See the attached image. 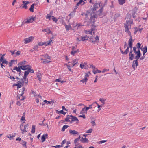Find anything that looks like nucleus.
Masks as SVG:
<instances>
[{"instance_id":"obj_6","label":"nucleus","mask_w":148,"mask_h":148,"mask_svg":"<svg viewBox=\"0 0 148 148\" xmlns=\"http://www.w3.org/2000/svg\"><path fill=\"white\" fill-rule=\"evenodd\" d=\"M28 74V72L24 73V76L23 78L21 79V82L23 84L25 83L26 85L28 84V80L26 79V78Z\"/></svg>"},{"instance_id":"obj_42","label":"nucleus","mask_w":148,"mask_h":148,"mask_svg":"<svg viewBox=\"0 0 148 148\" xmlns=\"http://www.w3.org/2000/svg\"><path fill=\"white\" fill-rule=\"evenodd\" d=\"M43 31L47 32L48 33H51V31L50 30V29L49 28L45 29Z\"/></svg>"},{"instance_id":"obj_24","label":"nucleus","mask_w":148,"mask_h":148,"mask_svg":"<svg viewBox=\"0 0 148 148\" xmlns=\"http://www.w3.org/2000/svg\"><path fill=\"white\" fill-rule=\"evenodd\" d=\"M132 51H131V50L130 51V53L129 54V60H133L134 58V54L132 53Z\"/></svg>"},{"instance_id":"obj_49","label":"nucleus","mask_w":148,"mask_h":148,"mask_svg":"<svg viewBox=\"0 0 148 148\" xmlns=\"http://www.w3.org/2000/svg\"><path fill=\"white\" fill-rule=\"evenodd\" d=\"M58 114H59V113L62 114H64V115H65V114H66V113L65 112H64L63 110H62L60 111H58Z\"/></svg>"},{"instance_id":"obj_41","label":"nucleus","mask_w":148,"mask_h":148,"mask_svg":"<svg viewBox=\"0 0 148 148\" xmlns=\"http://www.w3.org/2000/svg\"><path fill=\"white\" fill-rule=\"evenodd\" d=\"M65 26L66 29L67 31H68L71 28V26L70 25H65Z\"/></svg>"},{"instance_id":"obj_46","label":"nucleus","mask_w":148,"mask_h":148,"mask_svg":"<svg viewBox=\"0 0 148 148\" xmlns=\"http://www.w3.org/2000/svg\"><path fill=\"white\" fill-rule=\"evenodd\" d=\"M99 101H101L103 105H104L105 104V102L106 101V99H104L102 98H100L99 99Z\"/></svg>"},{"instance_id":"obj_60","label":"nucleus","mask_w":148,"mask_h":148,"mask_svg":"<svg viewBox=\"0 0 148 148\" xmlns=\"http://www.w3.org/2000/svg\"><path fill=\"white\" fill-rule=\"evenodd\" d=\"M79 117H82L84 119H85L86 118L84 114H82L81 115H80L79 116Z\"/></svg>"},{"instance_id":"obj_54","label":"nucleus","mask_w":148,"mask_h":148,"mask_svg":"<svg viewBox=\"0 0 148 148\" xmlns=\"http://www.w3.org/2000/svg\"><path fill=\"white\" fill-rule=\"evenodd\" d=\"M22 144L23 145L24 147L25 148H27V146H26V142L25 141H23Z\"/></svg>"},{"instance_id":"obj_21","label":"nucleus","mask_w":148,"mask_h":148,"mask_svg":"<svg viewBox=\"0 0 148 148\" xmlns=\"http://www.w3.org/2000/svg\"><path fill=\"white\" fill-rule=\"evenodd\" d=\"M138 65V62L136 61H134L133 62L132 66L134 70L136 68Z\"/></svg>"},{"instance_id":"obj_31","label":"nucleus","mask_w":148,"mask_h":148,"mask_svg":"<svg viewBox=\"0 0 148 148\" xmlns=\"http://www.w3.org/2000/svg\"><path fill=\"white\" fill-rule=\"evenodd\" d=\"M78 60L75 59H73L72 60L73 62V66H75L76 64L78 63Z\"/></svg>"},{"instance_id":"obj_36","label":"nucleus","mask_w":148,"mask_h":148,"mask_svg":"<svg viewBox=\"0 0 148 148\" xmlns=\"http://www.w3.org/2000/svg\"><path fill=\"white\" fill-rule=\"evenodd\" d=\"M37 77L38 79L40 81H41V79L42 78V76L41 73H39L37 75Z\"/></svg>"},{"instance_id":"obj_17","label":"nucleus","mask_w":148,"mask_h":148,"mask_svg":"<svg viewBox=\"0 0 148 148\" xmlns=\"http://www.w3.org/2000/svg\"><path fill=\"white\" fill-rule=\"evenodd\" d=\"M28 124H26L24 126V129L23 130L22 129V128L23 127V125H21L20 126V128L21 130L22 134H23L25 132H27V131H26V128L28 126Z\"/></svg>"},{"instance_id":"obj_45","label":"nucleus","mask_w":148,"mask_h":148,"mask_svg":"<svg viewBox=\"0 0 148 148\" xmlns=\"http://www.w3.org/2000/svg\"><path fill=\"white\" fill-rule=\"evenodd\" d=\"M82 141L84 142H88V140L87 138H83L82 137Z\"/></svg>"},{"instance_id":"obj_33","label":"nucleus","mask_w":148,"mask_h":148,"mask_svg":"<svg viewBox=\"0 0 148 148\" xmlns=\"http://www.w3.org/2000/svg\"><path fill=\"white\" fill-rule=\"evenodd\" d=\"M125 0H118L119 4L120 5H123L125 2Z\"/></svg>"},{"instance_id":"obj_63","label":"nucleus","mask_w":148,"mask_h":148,"mask_svg":"<svg viewBox=\"0 0 148 148\" xmlns=\"http://www.w3.org/2000/svg\"><path fill=\"white\" fill-rule=\"evenodd\" d=\"M74 148H84L82 145H79L78 146H76Z\"/></svg>"},{"instance_id":"obj_26","label":"nucleus","mask_w":148,"mask_h":148,"mask_svg":"<svg viewBox=\"0 0 148 148\" xmlns=\"http://www.w3.org/2000/svg\"><path fill=\"white\" fill-rule=\"evenodd\" d=\"M25 89V88L24 87H23L21 89L19 90V95H22L23 94V92Z\"/></svg>"},{"instance_id":"obj_25","label":"nucleus","mask_w":148,"mask_h":148,"mask_svg":"<svg viewBox=\"0 0 148 148\" xmlns=\"http://www.w3.org/2000/svg\"><path fill=\"white\" fill-rule=\"evenodd\" d=\"M13 70H16L17 72H21V69L20 67V66H18V67H14L13 68Z\"/></svg>"},{"instance_id":"obj_29","label":"nucleus","mask_w":148,"mask_h":148,"mask_svg":"<svg viewBox=\"0 0 148 148\" xmlns=\"http://www.w3.org/2000/svg\"><path fill=\"white\" fill-rule=\"evenodd\" d=\"M87 110H86V107L83 108L81 110L80 113L81 114H84L86 113Z\"/></svg>"},{"instance_id":"obj_19","label":"nucleus","mask_w":148,"mask_h":148,"mask_svg":"<svg viewBox=\"0 0 148 148\" xmlns=\"http://www.w3.org/2000/svg\"><path fill=\"white\" fill-rule=\"evenodd\" d=\"M69 132L71 135H74L75 134L78 135L79 134V132L75 130H69Z\"/></svg>"},{"instance_id":"obj_47","label":"nucleus","mask_w":148,"mask_h":148,"mask_svg":"<svg viewBox=\"0 0 148 148\" xmlns=\"http://www.w3.org/2000/svg\"><path fill=\"white\" fill-rule=\"evenodd\" d=\"M21 121H25V113H23V115L21 119Z\"/></svg>"},{"instance_id":"obj_10","label":"nucleus","mask_w":148,"mask_h":148,"mask_svg":"<svg viewBox=\"0 0 148 148\" xmlns=\"http://www.w3.org/2000/svg\"><path fill=\"white\" fill-rule=\"evenodd\" d=\"M4 54L2 55V56L0 58V62L3 64H8V62L7 61L6 59H5V58L4 57Z\"/></svg>"},{"instance_id":"obj_39","label":"nucleus","mask_w":148,"mask_h":148,"mask_svg":"<svg viewBox=\"0 0 148 148\" xmlns=\"http://www.w3.org/2000/svg\"><path fill=\"white\" fill-rule=\"evenodd\" d=\"M34 5L32 4L31 6V7L29 9V10L30 12H34Z\"/></svg>"},{"instance_id":"obj_55","label":"nucleus","mask_w":148,"mask_h":148,"mask_svg":"<svg viewBox=\"0 0 148 148\" xmlns=\"http://www.w3.org/2000/svg\"><path fill=\"white\" fill-rule=\"evenodd\" d=\"M93 129H90L88 130L86 132V133H91L92 132Z\"/></svg>"},{"instance_id":"obj_2","label":"nucleus","mask_w":148,"mask_h":148,"mask_svg":"<svg viewBox=\"0 0 148 148\" xmlns=\"http://www.w3.org/2000/svg\"><path fill=\"white\" fill-rule=\"evenodd\" d=\"M130 17L129 15H127L126 17V23L124 24V27L125 32L127 33L130 36H132L129 29L131 28V24L132 23L133 21L132 20L130 19Z\"/></svg>"},{"instance_id":"obj_62","label":"nucleus","mask_w":148,"mask_h":148,"mask_svg":"<svg viewBox=\"0 0 148 148\" xmlns=\"http://www.w3.org/2000/svg\"><path fill=\"white\" fill-rule=\"evenodd\" d=\"M62 145H56V146H52L53 147H54L55 148H59L60 147H62Z\"/></svg>"},{"instance_id":"obj_9","label":"nucleus","mask_w":148,"mask_h":148,"mask_svg":"<svg viewBox=\"0 0 148 148\" xmlns=\"http://www.w3.org/2000/svg\"><path fill=\"white\" fill-rule=\"evenodd\" d=\"M76 46H73L72 47V51L71 52V54L73 56L75 54L77 53L79 51L78 49H75L76 48Z\"/></svg>"},{"instance_id":"obj_14","label":"nucleus","mask_w":148,"mask_h":148,"mask_svg":"<svg viewBox=\"0 0 148 148\" xmlns=\"http://www.w3.org/2000/svg\"><path fill=\"white\" fill-rule=\"evenodd\" d=\"M23 4L22 5V8H25V9H27V5L29 4V1H22Z\"/></svg>"},{"instance_id":"obj_8","label":"nucleus","mask_w":148,"mask_h":148,"mask_svg":"<svg viewBox=\"0 0 148 148\" xmlns=\"http://www.w3.org/2000/svg\"><path fill=\"white\" fill-rule=\"evenodd\" d=\"M89 37L86 36H79L77 38V40L78 41H84L87 40H88Z\"/></svg>"},{"instance_id":"obj_3","label":"nucleus","mask_w":148,"mask_h":148,"mask_svg":"<svg viewBox=\"0 0 148 148\" xmlns=\"http://www.w3.org/2000/svg\"><path fill=\"white\" fill-rule=\"evenodd\" d=\"M20 67L22 70H27L25 71L24 73L26 72H28V74H29V73H34V70L32 68L31 66L29 65H21Z\"/></svg>"},{"instance_id":"obj_32","label":"nucleus","mask_w":148,"mask_h":148,"mask_svg":"<svg viewBox=\"0 0 148 148\" xmlns=\"http://www.w3.org/2000/svg\"><path fill=\"white\" fill-rule=\"evenodd\" d=\"M52 14L51 13L49 14H47L46 16V18L47 19H49V20L51 19V18H52Z\"/></svg>"},{"instance_id":"obj_27","label":"nucleus","mask_w":148,"mask_h":148,"mask_svg":"<svg viewBox=\"0 0 148 148\" xmlns=\"http://www.w3.org/2000/svg\"><path fill=\"white\" fill-rule=\"evenodd\" d=\"M27 62L26 61L24 60L20 62L18 64V66H21V65H25V64H27Z\"/></svg>"},{"instance_id":"obj_38","label":"nucleus","mask_w":148,"mask_h":148,"mask_svg":"<svg viewBox=\"0 0 148 148\" xmlns=\"http://www.w3.org/2000/svg\"><path fill=\"white\" fill-rule=\"evenodd\" d=\"M38 98L36 99V101L37 103H38L39 102V100L41 101V99H42V97L40 95H38Z\"/></svg>"},{"instance_id":"obj_13","label":"nucleus","mask_w":148,"mask_h":148,"mask_svg":"<svg viewBox=\"0 0 148 148\" xmlns=\"http://www.w3.org/2000/svg\"><path fill=\"white\" fill-rule=\"evenodd\" d=\"M80 67L81 69H88L89 68V66L86 62L81 64L80 65Z\"/></svg>"},{"instance_id":"obj_40","label":"nucleus","mask_w":148,"mask_h":148,"mask_svg":"<svg viewBox=\"0 0 148 148\" xmlns=\"http://www.w3.org/2000/svg\"><path fill=\"white\" fill-rule=\"evenodd\" d=\"M44 58L46 59L47 60H50L51 59V57H50V56H49V55H45V56H44Z\"/></svg>"},{"instance_id":"obj_59","label":"nucleus","mask_w":148,"mask_h":148,"mask_svg":"<svg viewBox=\"0 0 148 148\" xmlns=\"http://www.w3.org/2000/svg\"><path fill=\"white\" fill-rule=\"evenodd\" d=\"M109 69H104L103 71H102L101 72L104 73L105 72L108 71H109Z\"/></svg>"},{"instance_id":"obj_50","label":"nucleus","mask_w":148,"mask_h":148,"mask_svg":"<svg viewBox=\"0 0 148 148\" xmlns=\"http://www.w3.org/2000/svg\"><path fill=\"white\" fill-rule=\"evenodd\" d=\"M98 70L97 69H95L93 70V72L94 74H96L98 73Z\"/></svg>"},{"instance_id":"obj_34","label":"nucleus","mask_w":148,"mask_h":148,"mask_svg":"<svg viewBox=\"0 0 148 148\" xmlns=\"http://www.w3.org/2000/svg\"><path fill=\"white\" fill-rule=\"evenodd\" d=\"M51 62V61L50 60H47V59L45 58H44V61H43L42 63L45 64H46L49 63Z\"/></svg>"},{"instance_id":"obj_23","label":"nucleus","mask_w":148,"mask_h":148,"mask_svg":"<svg viewBox=\"0 0 148 148\" xmlns=\"http://www.w3.org/2000/svg\"><path fill=\"white\" fill-rule=\"evenodd\" d=\"M35 19L34 17H30L27 20V22L28 23H32Z\"/></svg>"},{"instance_id":"obj_7","label":"nucleus","mask_w":148,"mask_h":148,"mask_svg":"<svg viewBox=\"0 0 148 148\" xmlns=\"http://www.w3.org/2000/svg\"><path fill=\"white\" fill-rule=\"evenodd\" d=\"M90 40L92 43L95 44L96 43H98L99 42V37L98 36H97L95 37L92 36L90 38Z\"/></svg>"},{"instance_id":"obj_61","label":"nucleus","mask_w":148,"mask_h":148,"mask_svg":"<svg viewBox=\"0 0 148 148\" xmlns=\"http://www.w3.org/2000/svg\"><path fill=\"white\" fill-rule=\"evenodd\" d=\"M44 101V102H45L46 103H47V104H50L52 102L51 101H47V100H45Z\"/></svg>"},{"instance_id":"obj_35","label":"nucleus","mask_w":148,"mask_h":148,"mask_svg":"<svg viewBox=\"0 0 148 148\" xmlns=\"http://www.w3.org/2000/svg\"><path fill=\"white\" fill-rule=\"evenodd\" d=\"M19 99L21 101H23L25 98V97L24 96H23L22 95H19Z\"/></svg>"},{"instance_id":"obj_44","label":"nucleus","mask_w":148,"mask_h":148,"mask_svg":"<svg viewBox=\"0 0 148 148\" xmlns=\"http://www.w3.org/2000/svg\"><path fill=\"white\" fill-rule=\"evenodd\" d=\"M69 127V126L66 125H64L62 128V131H64L66 129H67L68 127Z\"/></svg>"},{"instance_id":"obj_64","label":"nucleus","mask_w":148,"mask_h":148,"mask_svg":"<svg viewBox=\"0 0 148 148\" xmlns=\"http://www.w3.org/2000/svg\"><path fill=\"white\" fill-rule=\"evenodd\" d=\"M137 47L138 48V49H139L141 46V44L139 43H138L137 44Z\"/></svg>"},{"instance_id":"obj_30","label":"nucleus","mask_w":148,"mask_h":148,"mask_svg":"<svg viewBox=\"0 0 148 148\" xmlns=\"http://www.w3.org/2000/svg\"><path fill=\"white\" fill-rule=\"evenodd\" d=\"M135 53L136 55V56L140 57L141 56V53L140 51V49H138L137 51V52Z\"/></svg>"},{"instance_id":"obj_12","label":"nucleus","mask_w":148,"mask_h":148,"mask_svg":"<svg viewBox=\"0 0 148 148\" xmlns=\"http://www.w3.org/2000/svg\"><path fill=\"white\" fill-rule=\"evenodd\" d=\"M85 3L83 1V0H80L79 1L77 4L76 5L75 7V8L73 10L74 12H75L76 10L78 8V6H79L80 4L82 5H83Z\"/></svg>"},{"instance_id":"obj_15","label":"nucleus","mask_w":148,"mask_h":148,"mask_svg":"<svg viewBox=\"0 0 148 148\" xmlns=\"http://www.w3.org/2000/svg\"><path fill=\"white\" fill-rule=\"evenodd\" d=\"M141 50L143 52V54L144 55L145 53L147 51V46H145L144 47L143 46H142L140 48Z\"/></svg>"},{"instance_id":"obj_28","label":"nucleus","mask_w":148,"mask_h":148,"mask_svg":"<svg viewBox=\"0 0 148 148\" xmlns=\"http://www.w3.org/2000/svg\"><path fill=\"white\" fill-rule=\"evenodd\" d=\"M134 29H135V31L134 32V34H136L137 33V32L138 31H140L141 33L142 30L143 29V28L138 29L136 27H134Z\"/></svg>"},{"instance_id":"obj_1","label":"nucleus","mask_w":148,"mask_h":148,"mask_svg":"<svg viewBox=\"0 0 148 148\" xmlns=\"http://www.w3.org/2000/svg\"><path fill=\"white\" fill-rule=\"evenodd\" d=\"M99 6L97 3H95L93 6V8H90L87 12L90 13L91 16L90 17V22L92 23H94L96 21L97 17V15L95 13L96 11L98 9L99 7Z\"/></svg>"},{"instance_id":"obj_43","label":"nucleus","mask_w":148,"mask_h":148,"mask_svg":"<svg viewBox=\"0 0 148 148\" xmlns=\"http://www.w3.org/2000/svg\"><path fill=\"white\" fill-rule=\"evenodd\" d=\"M35 125H33L32 127L31 133H34L35 132Z\"/></svg>"},{"instance_id":"obj_57","label":"nucleus","mask_w":148,"mask_h":148,"mask_svg":"<svg viewBox=\"0 0 148 148\" xmlns=\"http://www.w3.org/2000/svg\"><path fill=\"white\" fill-rule=\"evenodd\" d=\"M67 68L69 69V70L71 72H72L73 71L72 69L71 68L70 66L69 65H67Z\"/></svg>"},{"instance_id":"obj_18","label":"nucleus","mask_w":148,"mask_h":148,"mask_svg":"<svg viewBox=\"0 0 148 148\" xmlns=\"http://www.w3.org/2000/svg\"><path fill=\"white\" fill-rule=\"evenodd\" d=\"M94 29L93 28L91 29L90 30H84V32L86 34H89L90 35H92V33H94V32H93L94 31Z\"/></svg>"},{"instance_id":"obj_22","label":"nucleus","mask_w":148,"mask_h":148,"mask_svg":"<svg viewBox=\"0 0 148 148\" xmlns=\"http://www.w3.org/2000/svg\"><path fill=\"white\" fill-rule=\"evenodd\" d=\"M48 134H44L42 137L41 138L42 140V142H43L45 140V139L48 138Z\"/></svg>"},{"instance_id":"obj_58","label":"nucleus","mask_w":148,"mask_h":148,"mask_svg":"<svg viewBox=\"0 0 148 148\" xmlns=\"http://www.w3.org/2000/svg\"><path fill=\"white\" fill-rule=\"evenodd\" d=\"M37 45H38V46H42L43 45H44V42H42V43H41L40 42H39L38 43Z\"/></svg>"},{"instance_id":"obj_53","label":"nucleus","mask_w":148,"mask_h":148,"mask_svg":"<svg viewBox=\"0 0 148 148\" xmlns=\"http://www.w3.org/2000/svg\"><path fill=\"white\" fill-rule=\"evenodd\" d=\"M14 60H11L10 62L9 63L8 62V64H9V66L10 67L12 65L13 63L14 62Z\"/></svg>"},{"instance_id":"obj_5","label":"nucleus","mask_w":148,"mask_h":148,"mask_svg":"<svg viewBox=\"0 0 148 148\" xmlns=\"http://www.w3.org/2000/svg\"><path fill=\"white\" fill-rule=\"evenodd\" d=\"M34 38L33 36H31L28 38H25L24 40V43L27 44L32 42L34 39Z\"/></svg>"},{"instance_id":"obj_16","label":"nucleus","mask_w":148,"mask_h":148,"mask_svg":"<svg viewBox=\"0 0 148 148\" xmlns=\"http://www.w3.org/2000/svg\"><path fill=\"white\" fill-rule=\"evenodd\" d=\"M134 41V40H132V36H130V38L128 41V45H129V47L131 48V50L132 48V43Z\"/></svg>"},{"instance_id":"obj_56","label":"nucleus","mask_w":148,"mask_h":148,"mask_svg":"<svg viewBox=\"0 0 148 148\" xmlns=\"http://www.w3.org/2000/svg\"><path fill=\"white\" fill-rule=\"evenodd\" d=\"M47 42V43H48V44L49 45H51V43H53L52 40L51 39H50L49 41Z\"/></svg>"},{"instance_id":"obj_52","label":"nucleus","mask_w":148,"mask_h":148,"mask_svg":"<svg viewBox=\"0 0 148 148\" xmlns=\"http://www.w3.org/2000/svg\"><path fill=\"white\" fill-rule=\"evenodd\" d=\"M129 48L130 47H127V49H126L125 50V51L124 52L125 54H127L128 53L129 51Z\"/></svg>"},{"instance_id":"obj_37","label":"nucleus","mask_w":148,"mask_h":148,"mask_svg":"<svg viewBox=\"0 0 148 148\" xmlns=\"http://www.w3.org/2000/svg\"><path fill=\"white\" fill-rule=\"evenodd\" d=\"M88 80V79L87 77H85L84 79L81 80L80 81V82H82L83 83H85V84H86V83L87 82Z\"/></svg>"},{"instance_id":"obj_4","label":"nucleus","mask_w":148,"mask_h":148,"mask_svg":"<svg viewBox=\"0 0 148 148\" xmlns=\"http://www.w3.org/2000/svg\"><path fill=\"white\" fill-rule=\"evenodd\" d=\"M65 121L66 122H69L70 123H72L73 121H76L77 124L78 123L79 121L78 119L76 117L72 115L67 116L66 118L65 119Z\"/></svg>"},{"instance_id":"obj_20","label":"nucleus","mask_w":148,"mask_h":148,"mask_svg":"<svg viewBox=\"0 0 148 148\" xmlns=\"http://www.w3.org/2000/svg\"><path fill=\"white\" fill-rule=\"evenodd\" d=\"M14 85L17 86V88H19L23 85V84L21 82L18 81L17 84H14Z\"/></svg>"},{"instance_id":"obj_51","label":"nucleus","mask_w":148,"mask_h":148,"mask_svg":"<svg viewBox=\"0 0 148 148\" xmlns=\"http://www.w3.org/2000/svg\"><path fill=\"white\" fill-rule=\"evenodd\" d=\"M38 46L37 45H36L34 46V47L33 48V49L35 50H36L37 51H38Z\"/></svg>"},{"instance_id":"obj_48","label":"nucleus","mask_w":148,"mask_h":148,"mask_svg":"<svg viewBox=\"0 0 148 148\" xmlns=\"http://www.w3.org/2000/svg\"><path fill=\"white\" fill-rule=\"evenodd\" d=\"M52 18L53 21L56 23L58 21V19L56 18L53 16H52Z\"/></svg>"},{"instance_id":"obj_11","label":"nucleus","mask_w":148,"mask_h":148,"mask_svg":"<svg viewBox=\"0 0 148 148\" xmlns=\"http://www.w3.org/2000/svg\"><path fill=\"white\" fill-rule=\"evenodd\" d=\"M103 7H102L97 12V13L98 15L100 18H101L104 16L105 15L103 12Z\"/></svg>"}]
</instances>
